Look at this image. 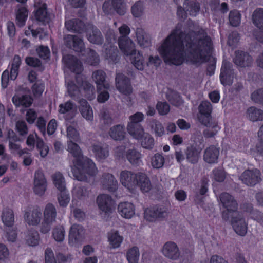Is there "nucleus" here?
<instances>
[{
	"instance_id": "nucleus-1",
	"label": "nucleus",
	"mask_w": 263,
	"mask_h": 263,
	"mask_svg": "<svg viewBox=\"0 0 263 263\" xmlns=\"http://www.w3.org/2000/svg\"><path fill=\"white\" fill-rule=\"evenodd\" d=\"M211 40L202 29L194 33L185 34L178 24L159 47L158 51L165 63L181 65L186 59L193 63L201 64L212 60L207 71L214 73L215 60L211 57Z\"/></svg>"
},
{
	"instance_id": "nucleus-2",
	"label": "nucleus",
	"mask_w": 263,
	"mask_h": 263,
	"mask_svg": "<svg viewBox=\"0 0 263 263\" xmlns=\"http://www.w3.org/2000/svg\"><path fill=\"white\" fill-rule=\"evenodd\" d=\"M67 150L76 158L78 165L84 167L85 165L89 168L88 172L91 174H94L95 171V164L89 159L84 157L80 146L75 142L68 141Z\"/></svg>"
},
{
	"instance_id": "nucleus-3",
	"label": "nucleus",
	"mask_w": 263,
	"mask_h": 263,
	"mask_svg": "<svg viewBox=\"0 0 263 263\" xmlns=\"http://www.w3.org/2000/svg\"><path fill=\"white\" fill-rule=\"evenodd\" d=\"M239 179L246 185L253 187L261 181V173L257 168L248 169L241 174Z\"/></svg>"
},
{
	"instance_id": "nucleus-4",
	"label": "nucleus",
	"mask_w": 263,
	"mask_h": 263,
	"mask_svg": "<svg viewBox=\"0 0 263 263\" xmlns=\"http://www.w3.org/2000/svg\"><path fill=\"white\" fill-rule=\"evenodd\" d=\"M168 213V211L165 207L156 206L146 208L144 210V217L147 221L154 222L166 218Z\"/></svg>"
},
{
	"instance_id": "nucleus-5",
	"label": "nucleus",
	"mask_w": 263,
	"mask_h": 263,
	"mask_svg": "<svg viewBox=\"0 0 263 263\" xmlns=\"http://www.w3.org/2000/svg\"><path fill=\"white\" fill-rule=\"evenodd\" d=\"M21 64V59L20 57L17 55H15L13 58L11 64L10 76L9 72L7 70H5L2 75V85L3 88H5L7 87L9 80V77L12 80L16 79Z\"/></svg>"
},
{
	"instance_id": "nucleus-6",
	"label": "nucleus",
	"mask_w": 263,
	"mask_h": 263,
	"mask_svg": "<svg viewBox=\"0 0 263 263\" xmlns=\"http://www.w3.org/2000/svg\"><path fill=\"white\" fill-rule=\"evenodd\" d=\"M117 89L122 94L129 96L133 91L130 80L122 73H117L115 79Z\"/></svg>"
},
{
	"instance_id": "nucleus-7",
	"label": "nucleus",
	"mask_w": 263,
	"mask_h": 263,
	"mask_svg": "<svg viewBox=\"0 0 263 263\" xmlns=\"http://www.w3.org/2000/svg\"><path fill=\"white\" fill-rule=\"evenodd\" d=\"M33 190L39 196H42L47 189V180L43 172L41 170L36 171L33 178Z\"/></svg>"
},
{
	"instance_id": "nucleus-8",
	"label": "nucleus",
	"mask_w": 263,
	"mask_h": 263,
	"mask_svg": "<svg viewBox=\"0 0 263 263\" xmlns=\"http://www.w3.org/2000/svg\"><path fill=\"white\" fill-rule=\"evenodd\" d=\"M231 223L237 234L241 236H245L246 234L248 229L247 223L240 213H234L232 215Z\"/></svg>"
},
{
	"instance_id": "nucleus-9",
	"label": "nucleus",
	"mask_w": 263,
	"mask_h": 263,
	"mask_svg": "<svg viewBox=\"0 0 263 263\" xmlns=\"http://www.w3.org/2000/svg\"><path fill=\"white\" fill-rule=\"evenodd\" d=\"M25 221L29 226H37L41 221V212L39 207L28 208L24 215Z\"/></svg>"
},
{
	"instance_id": "nucleus-10",
	"label": "nucleus",
	"mask_w": 263,
	"mask_h": 263,
	"mask_svg": "<svg viewBox=\"0 0 263 263\" xmlns=\"http://www.w3.org/2000/svg\"><path fill=\"white\" fill-rule=\"evenodd\" d=\"M66 46L76 52H82L85 49V44L82 38L75 35H66L64 37Z\"/></svg>"
},
{
	"instance_id": "nucleus-11",
	"label": "nucleus",
	"mask_w": 263,
	"mask_h": 263,
	"mask_svg": "<svg viewBox=\"0 0 263 263\" xmlns=\"http://www.w3.org/2000/svg\"><path fill=\"white\" fill-rule=\"evenodd\" d=\"M232 67V65L230 62L223 61L220 79L223 85H231L233 83L234 72Z\"/></svg>"
},
{
	"instance_id": "nucleus-12",
	"label": "nucleus",
	"mask_w": 263,
	"mask_h": 263,
	"mask_svg": "<svg viewBox=\"0 0 263 263\" xmlns=\"http://www.w3.org/2000/svg\"><path fill=\"white\" fill-rule=\"evenodd\" d=\"M99 208L106 214L112 212L115 209V202L111 197L107 194H101L97 198Z\"/></svg>"
},
{
	"instance_id": "nucleus-13",
	"label": "nucleus",
	"mask_w": 263,
	"mask_h": 263,
	"mask_svg": "<svg viewBox=\"0 0 263 263\" xmlns=\"http://www.w3.org/2000/svg\"><path fill=\"white\" fill-rule=\"evenodd\" d=\"M118 43L120 50L126 55L132 57L136 55V50L135 44L132 40L126 35H122L118 40Z\"/></svg>"
},
{
	"instance_id": "nucleus-14",
	"label": "nucleus",
	"mask_w": 263,
	"mask_h": 263,
	"mask_svg": "<svg viewBox=\"0 0 263 263\" xmlns=\"http://www.w3.org/2000/svg\"><path fill=\"white\" fill-rule=\"evenodd\" d=\"M86 31L87 39L91 43L98 45L103 44L104 37L101 32L97 27L92 24H89Z\"/></svg>"
},
{
	"instance_id": "nucleus-15",
	"label": "nucleus",
	"mask_w": 263,
	"mask_h": 263,
	"mask_svg": "<svg viewBox=\"0 0 263 263\" xmlns=\"http://www.w3.org/2000/svg\"><path fill=\"white\" fill-rule=\"evenodd\" d=\"M89 168L87 165H85L84 167L78 165L77 161H73V165L71 166V172L75 179L82 181L86 180L85 174H87L90 176H95L96 174L97 168L96 167L95 173L93 174L88 172Z\"/></svg>"
},
{
	"instance_id": "nucleus-16",
	"label": "nucleus",
	"mask_w": 263,
	"mask_h": 263,
	"mask_svg": "<svg viewBox=\"0 0 263 263\" xmlns=\"http://www.w3.org/2000/svg\"><path fill=\"white\" fill-rule=\"evenodd\" d=\"M235 55L233 62L236 65L244 68L252 65L253 59L248 53L237 50L235 51Z\"/></svg>"
},
{
	"instance_id": "nucleus-17",
	"label": "nucleus",
	"mask_w": 263,
	"mask_h": 263,
	"mask_svg": "<svg viewBox=\"0 0 263 263\" xmlns=\"http://www.w3.org/2000/svg\"><path fill=\"white\" fill-rule=\"evenodd\" d=\"M66 66L72 71L79 74L81 73L83 70L82 63L76 57L70 54L65 55L63 57Z\"/></svg>"
},
{
	"instance_id": "nucleus-18",
	"label": "nucleus",
	"mask_w": 263,
	"mask_h": 263,
	"mask_svg": "<svg viewBox=\"0 0 263 263\" xmlns=\"http://www.w3.org/2000/svg\"><path fill=\"white\" fill-rule=\"evenodd\" d=\"M65 25L68 30L79 34L85 32L87 28L84 22L79 18H72L66 21Z\"/></svg>"
},
{
	"instance_id": "nucleus-19",
	"label": "nucleus",
	"mask_w": 263,
	"mask_h": 263,
	"mask_svg": "<svg viewBox=\"0 0 263 263\" xmlns=\"http://www.w3.org/2000/svg\"><path fill=\"white\" fill-rule=\"evenodd\" d=\"M163 254L167 258L176 260L180 256V252L177 245L172 241L166 242L162 250Z\"/></svg>"
},
{
	"instance_id": "nucleus-20",
	"label": "nucleus",
	"mask_w": 263,
	"mask_h": 263,
	"mask_svg": "<svg viewBox=\"0 0 263 263\" xmlns=\"http://www.w3.org/2000/svg\"><path fill=\"white\" fill-rule=\"evenodd\" d=\"M218 200L224 209L237 210L238 204L231 194L227 192L222 193L219 195Z\"/></svg>"
},
{
	"instance_id": "nucleus-21",
	"label": "nucleus",
	"mask_w": 263,
	"mask_h": 263,
	"mask_svg": "<svg viewBox=\"0 0 263 263\" xmlns=\"http://www.w3.org/2000/svg\"><path fill=\"white\" fill-rule=\"evenodd\" d=\"M101 181L103 188L110 192H115L118 189V182L111 174L104 173L102 175Z\"/></svg>"
},
{
	"instance_id": "nucleus-22",
	"label": "nucleus",
	"mask_w": 263,
	"mask_h": 263,
	"mask_svg": "<svg viewBox=\"0 0 263 263\" xmlns=\"http://www.w3.org/2000/svg\"><path fill=\"white\" fill-rule=\"evenodd\" d=\"M78 101L79 110L82 116L87 121L92 122L93 120V113L90 105L84 99H80Z\"/></svg>"
},
{
	"instance_id": "nucleus-23",
	"label": "nucleus",
	"mask_w": 263,
	"mask_h": 263,
	"mask_svg": "<svg viewBox=\"0 0 263 263\" xmlns=\"http://www.w3.org/2000/svg\"><path fill=\"white\" fill-rule=\"evenodd\" d=\"M136 176V174L130 171H123L120 173V181L129 190H133L135 186Z\"/></svg>"
},
{
	"instance_id": "nucleus-24",
	"label": "nucleus",
	"mask_w": 263,
	"mask_h": 263,
	"mask_svg": "<svg viewBox=\"0 0 263 263\" xmlns=\"http://www.w3.org/2000/svg\"><path fill=\"white\" fill-rule=\"evenodd\" d=\"M92 78L97 85V89L101 91L103 89H109L110 85L105 81L106 73L102 70H97L92 74Z\"/></svg>"
},
{
	"instance_id": "nucleus-25",
	"label": "nucleus",
	"mask_w": 263,
	"mask_h": 263,
	"mask_svg": "<svg viewBox=\"0 0 263 263\" xmlns=\"http://www.w3.org/2000/svg\"><path fill=\"white\" fill-rule=\"evenodd\" d=\"M135 177V185L138 186L143 192H148L151 190L152 184L145 174L138 173Z\"/></svg>"
},
{
	"instance_id": "nucleus-26",
	"label": "nucleus",
	"mask_w": 263,
	"mask_h": 263,
	"mask_svg": "<svg viewBox=\"0 0 263 263\" xmlns=\"http://www.w3.org/2000/svg\"><path fill=\"white\" fill-rule=\"evenodd\" d=\"M12 102L16 107H29L32 104L33 98L30 95H15L12 98Z\"/></svg>"
},
{
	"instance_id": "nucleus-27",
	"label": "nucleus",
	"mask_w": 263,
	"mask_h": 263,
	"mask_svg": "<svg viewBox=\"0 0 263 263\" xmlns=\"http://www.w3.org/2000/svg\"><path fill=\"white\" fill-rule=\"evenodd\" d=\"M219 155V148L214 145H211L205 149L203 159L208 163H215L217 162Z\"/></svg>"
},
{
	"instance_id": "nucleus-28",
	"label": "nucleus",
	"mask_w": 263,
	"mask_h": 263,
	"mask_svg": "<svg viewBox=\"0 0 263 263\" xmlns=\"http://www.w3.org/2000/svg\"><path fill=\"white\" fill-rule=\"evenodd\" d=\"M108 134L112 140L122 141L124 139L126 133L124 126L118 124L110 127Z\"/></svg>"
},
{
	"instance_id": "nucleus-29",
	"label": "nucleus",
	"mask_w": 263,
	"mask_h": 263,
	"mask_svg": "<svg viewBox=\"0 0 263 263\" xmlns=\"http://www.w3.org/2000/svg\"><path fill=\"white\" fill-rule=\"evenodd\" d=\"M99 117L102 129L108 127L113 123V118L109 110L103 107L99 112Z\"/></svg>"
},
{
	"instance_id": "nucleus-30",
	"label": "nucleus",
	"mask_w": 263,
	"mask_h": 263,
	"mask_svg": "<svg viewBox=\"0 0 263 263\" xmlns=\"http://www.w3.org/2000/svg\"><path fill=\"white\" fill-rule=\"evenodd\" d=\"M118 211L122 217L130 218L135 214V208L132 203L124 202L118 205Z\"/></svg>"
},
{
	"instance_id": "nucleus-31",
	"label": "nucleus",
	"mask_w": 263,
	"mask_h": 263,
	"mask_svg": "<svg viewBox=\"0 0 263 263\" xmlns=\"http://www.w3.org/2000/svg\"><path fill=\"white\" fill-rule=\"evenodd\" d=\"M15 15L17 25L20 27L24 26L28 15V10L24 5H18L17 6L15 10Z\"/></svg>"
},
{
	"instance_id": "nucleus-32",
	"label": "nucleus",
	"mask_w": 263,
	"mask_h": 263,
	"mask_svg": "<svg viewBox=\"0 0 263 263\" xmlns=\"http://www.w3.org/2000/svg\"><path fill=\"white\" fill-rule=\"evenodd\" d=\"M59 112L63 114H68V117L67 119H71L73 118L76 114L77 110L74 103L71 101H67L64 103L61 104L59 106Z\"/></svg>"
},
{
	"instance_id": "nucleus-33",
	"label": "nucleus",
	"mask_w": 263,
	"mask_h": 263,
	"mask_svg": "<svg viewBox=\"0 0 263 263\" xmlns=\"http://www.w3.org/2000/svg\"><path fill=\"white\" fill-rule=\"evenodd\" d=\"M90 191L88 187L80 183L73 187L72 194L77 198L85 200L89 197Z\"/></svg>"
},
{
	"instance_id": "nucleus-34",
	"label": "nucleus",
	"mask_w": 263,
	"mask_h": 263,
	"mask_svg": "<svg viewBox=\"0 0 263 263\" xmlns=\"http://www.w3.org/2000/svg\"><path fill=\"white\" fill-rule=\"evenodd\" d=\"M83 228L79 225H73L70 230L69 238L70 241L78 242L82 240L84 236Z\"/></svg>"
},
{
	"instance_id": "nucleus-35",
	"label": "nucleus",
	"mask_w": 263,
	"mask_h": 263,
	"mask_svg": "<svg viewBox=\"0 0 263 263\" xmlns=\"http://www.w3.org/2000/svg\"><path fill=\"white\" fill-rule=\"evenodd\" d=\"M136 36L138 43L143 48L150 46L151 44V37L142 28H137L136 30Z\"/></svg>"
},
{
	"instance_id": "nucleus-36",
	"label": "nucleus",
	"mask_w": 263,
	"mask_h": 263,
	"mask_svg": "<svg viewBox=\"0 0 263 263\" xmlns=\"http://www.w3.org/2000/svg\"><path fill=\"white\" fill-rule=\"evenodd\" d=\"M247 118L253 122L263 120V110L254 106L250 107L246 111Z\"/></svg>"
},
{
	"instance_id": "nucleus-37",
	"label": "nucleus",
	"mask_w": 263,
	"mask_h": 263,
	"mask_svg": "<svg viewBox=\"0 0 263 263\" xmlns=\"http://www.w3.org/2000/svg\"><path fill=\"white\" fill-rule=\"evenodd\" d=\"M43 215V219L52 223L54 222L57 217V209L55 206L52 203H48L45 207Z\"/></svg>"
},
{
	"instance_id": "nucleus-38",
	"label": "nucleus",
	"mask_w": 263,
	"mask_h": 263,
	"mask_svg": "<svg viewBox=\"0 0 263 263\" xmlns=\"http://www.w3.org/2000/svg\"><path fill=\"white\" fill-rule=\"evenodd\" d=\"M92 151L94 153L96 158L99 161H102L105 159L109 156V151L107 147H103L101 145H93Z\"/></svg>"
},
{
	"instance_id": "nucleus-39",
	"label": "nucleus",
	"mask_w": 263,
	"mask_h": 263,
	"mask_svg": "<svg viewBox=\"0 0 263 263\" xmlns=\"http://www.w3.org/2000/svg\"><path fill=\"white\" fill-rule=\"evenodd\" d=\"M200 152L201 150L198 151L193 145L188 146L185 151L186 159L192 164L197 163L199 158Z\"/></svg>"
},
{
	"instance_id": "nucleus-40",
	"label": "nucleus",
	"mask_w": 263,
	"mask_h": 263,
	"mask_svg": "<svg viewBox=\"0 0 263 263\" xmlns=\"http://www.w3.org/2000/svg\"><path fill=\"white\" fill-rule=\"evenodd\" d=\"M127 129L134 138L138 140L142 138V136L145 133L141 124H135V125H127Z\"/></svg>"
},
{
	"instance_id": "nucleus-41",
	"label": "nucleus",
	"mask_w": 263,
	"mask_h": 263,
	"mask_svg": "<svg viewBox=\"0 0 263 263\" xmlns=\"http://www.w3.org/2000/svg\"><path fill=\"white\" fill-rule=\"evenodd\" d=\"M2 219L5 225L9 227H12L14 223V215L13 210L7 208L3 209Z\"/></svg>"
},
{
	"instance_id": "nucleus-42",
	"label": "nucleus",
	"mask_w": 263,
	"mask_h": 263,
	"mask_svg": "<svg viewBox=\"0 0 263 263\" xmlns=\"http://www.w3.org/2000/svg\"><path fill=\"white\" fill-rule=\"evenodd\" d=\"M52 179L55 186L59 191L63 192L65 191V180L62 173L59 172L55 173L52 175Z\"/></svg>"
},
{
	"instance_id": "nucleus-43",
	"label": "nucleus",
	"mask_w": 263,
	"mask_h": 263,
	"mask_svg": "<svg viewBox=\"0 0 263 263\" xmlns=\"http://www.w3.org/2000/svg\"><path fill=\"white\" fill-rule=\"evenodd\" d=\"M183 7L186 11L193 16H196L200 10L199 3L194 1L185 0Z\"/></svg>"
},
{
	"instance_id": "nucleus-44",
	"label": "nucleus",
	"mask_w": 263,
	"mask_h": 263,
	"mask_svg": "<svg viewBox=\"0 0 263 263\" xmlns=\"http://www.w3.org/2000/svg\"><path fill=\"white\" fill-rule=\"evenodd\" d=\"M141 154L136 149H130L127 152L126 158L133 165L138 166L141 163Z\"/></svg>"
},
{
	"instance_id": "nucleus-45",
	"label": "nucleus",
	"mask_w": 263,
	"mask_h": 263,
	"mask_svg": "<svg viewBox=\"0 0 263 263\" xmlns=\"http://www.w3.org/2000/svg\"><path fill=\"white\" fill-rule=\"evenodd\" d=\"M252 20L256 27L263 30V9L255 10L252 14Z\"/></svg>"
},
{
	"instance_id": "nucleus-46",
	"label": "nucleus",
	"mask_w": 263,
	"mask_h": 263,
	"mask_svg": "<svg viewBox=\"0 0 263 263\" xmlns=\"http://www.w3.org/2000/svg\"><path fill=\"white\" fill-rule=\"evenodd\" d=\"M108 238L109 244L113 248H118L123 240L122 237L117 231H111L109 233Z\"/></svg>"
},
{
	"instance_id": "nucleus-47",
	"label": "nucleus",
	"mask_w": 263,
	"mask_h": 263,
	"mask_svg": "<svg viewBox=\"0 0 263 263\" xmlns=\"http://www.w3.org/2000/svg\"><path fill=\"white\" fill-rule=\"evenodd\" d=\"M35 17L39 22H45L49 21V14L46 9V5L43 4L41 7H39L36 10Z\"/></svg>"
},
{
	"instance_id": "nucleus-48",
	"label": "nucleus",
	"mask_w": 263,
	"mask_h": 263,
	"mask_svg": "<svg viewBox=\"0 0 263 263\" xmlns=\"http://www.w3.org/2000/svg\"><path fill=\"white\" fill-rule=\"evenodd\" d=\"M118 53V50L117 47L110 45L105 50L106 58L110 61L116 63L119 60Z\"/></svg>"
},
{
	"instance_id": "nucleus-49",
	"label": "nucleus",
	"mask_w": 263,
	"mask_h": 263,
	"mask_svg": "<svg viewBox=\"0 0 263 263\" xmlns=\"http://www.w3.org/2000/svg\"><path fill=\"white\" fill-rule=\"evenodd\" d=\"M26 240L29 246H36L39 241V234L37 231L33 229L29 230L27 233Z\"/></svg>"
},
{
	"instance_id": "nucleus-50",
	"label": "nucleus",
	"mask_w": 263,
	"mask_h": 263,
	"mask_svg": "<svg viewBox=\"0 0 263 263\" xmlns=\"http://www.w3.org/2000/svg\"><path fill=\"white\" fill-rule=\"evenodd\" d=\"M85 96L88 100H92L95 97V89L92 85L88 81H84L82 84Z\"/></svg>"
},
{
	"instance_id": "nucleus-51",
	"label": "nucleus",
	"mask_w": 263,
	"mask_h": 263,
	"mask_svg": "<svg viewBox=\"0 0 263 263\" xmlns=\"http://www.w3.org/2000/svg\"><path fill=\"white\" fill-rule=\"evenodd\" d=\"M149 126L151 130L155 133L156 136L161 137L164 134V128L159 121L153 120L150 122Z\"/></svg>"
},
{
	"instance_id": "nucleus-52",
	"label": "nucleus",
	"mask_w": 263,
	"mask_h": 263,
	"mask_svg": "<svg viewBox=\"0 0 263 263\" xmlns=\"http://www.w3.org/2000/svg\"><path fill=\"white\" fill-rule=\"evenodd\" d=\"M126 257L129 263H138L139 252L138 247H133L128 250Z\"/></svg>"
},
{
	"instance_id": "nucleus-53",
	"label": "nucleus",
	"mask_w": 263,
	"mask_h": 263,
	"mask_svg": "<svg viewBox=\"0 0 263 263\" xmlns=\"http://www.w3.org/2000/svg\"><path fill=\"white\" fill-rule=\"evenodd\" d=\"M65 230L63 226H57L54 227L52 231V237L57 242H62L65 237Z\"/></svg>"
},
{
	"instance_id": "nucleus-54",
	"label": "nucleus",
	"mask_w": 263,
	"mask_h": 263,
	"mask_svg": "<svg viewBox=\"0 0 263 263\" xmlns=\"http://www.w3.org/2000/svg\"><path fill=\"white\" fill-rule=\"evenodd\" d=\"M67 92L74 100H77L80 97V90L78 87L72 81H69L67 84Z\"/></svg>"
},
{
	"instance_id": "nucleus-55",
	"label": "nucleus",
	"mask_w": 263,
	"mask_h": 263,
	"mask_svg": "<svg viewBox=\"0 0 263 263\" xmlns=\"http://www.w3.org/2000/svg\"><path fill=\"white\" fill-rule=\"evenodd\" d=\"M139 140H141V145L145 148L151 149L154 145V138L147 133H145Z\"/></svg>"
},
{
	"instance_id": "nucleus-56",
	"label": "nucleus",
	"mask_w": 263,
	"mask_h": 263,
	"mask_svg": "<svg viewBox=\"0 0 263 263\" xmlns=\"http://www.w3.org/2000/svg\"><path fill=\"white\" fill-rule=\"evenodd\" d=\"M86 62L90 65H97L100 62V58L96 52L91 49H88Z\"/></svg>"
},
{
	"instance_id": "nucleus-57",
	"label": "nucleus",
	"mask_w": 263,
	"mask_h": 263,
	"mask_svg": "<svg viewBox=\"0 0 263 263\" xmlns=\"http://www.w3.org/2000/svg\"><path fill=\"white\" fill-rule=\"evenodd\" d=\"M112 8L120 15H123L126 13L125 5L123 0H112Z\"/></svg>"
},
{
	"instance_id": "nucleus-58",
	"label": "nucleus",
	"mask_w": 263,
	"mask_h": 263,
	"mask_svg": "<svg viewBox=\"0 0 263 263\" xmlns=\"http://www.w3.org/2000/svg\"><path fill=\"white\" fill-rule=\"evenodd\" d=\"M251 99L254 103L263 105V88L254 90L251 94Z\"/></svg>"
},
{
	"instance_id": "nucleus-59",
	"label": "nucleus",
	"mask_w": 263,
	"mask_h": 263,
	"mask_svg": "<svg viewBox=\"0 0 263 263\" xmlns=\"http://www.w3.org/2000/svg\"><path fill=\"white\" fill-rule=\"evenodd\" d=\"M168 101L174 106L179 107L183 103V100L176 92H171L167 96Z\"/></svg>"
},
{
	"instance_id": "nucleus-60",
	"label": "nucleus",
	"mask_w": 263,
	"mask_h": 263,
	"mask_svg": "<svg viewBox=\"0 0 263 263\" xmlns=\"http://www.w3.org/2000/svg\"><path fill=\"white\" fill-rule=\"evenodd\" d=\"M164 163V158L160 154H156L151 158V164L154 168H161Z\"/></svg>"
},
{
	"instance_id": "nucleus-61",
	"label": "nucleus",
	"mask_w": 263,
	"mask_h": 263,
	"mask_svg": "<svg viewBox=\"0 0 263 263\" xmlns=\"http://www.w3.org/2000/svg\"><path fill=\"white\" fill-rule=\"evenodd\" d=\"M230 24L234 27L238 26L240 23V14L238 11H231L229 16Z\"/></svg>"
},
{
	"instance_id": "nucleus-62",
	"label": "nucleus",
	"mask_w": 263,
	"mask_h": 263,
	"mask_svg": "<svg viewBox=\"0 0 263 263\" xmlns=\"http://www.w3.org/2000/svg\"><path fill=\"white\" fill-rule=\"evenodd\" d=\"M208 179L206 178H204L201 181V186L199 190V194L197 193L195 196V200L198 201V202L201 201L202 198L200 197V195H204L208 191Z\"/></svg>"
},
{
	"instance_id": "nucleus-63",
	"label": "nucleus",
	"mask_w": 263,
	"mask_h": 263,
	"mask_svg": "<svg viewBox=\"0 0 263 263\" xmlns=\"http://www.w3.org/2000/svg\"><path fill=\"white\" fill-rule=\"evenodd\" d=\"M198 119L199 122L206 127L215 126V124H217L216 121L212 119L211 114L208 115H200L198 117Z\"/></svg>"
},
{
	"instance_id": "nucleus-64",
	"label": "nucleus",
	"mask_w": 263,
	"mask_h": 263,
	"mask_svg": "<svg viewBox=\"0 0 263 263\" xmlns=\"http://www.w3.org/2000/svg\"><path fill=\"white\" fill-rule=\"evenodd\" d=\"M67 137L69 139L68 141L77 142L80 139L79 133L71 126H69L67 128Z\"/></svg>"
}]
</instances>
